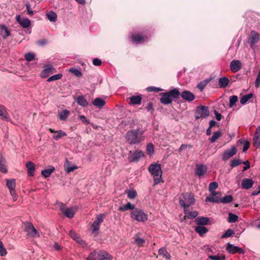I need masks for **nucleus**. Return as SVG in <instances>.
<instances>
[{
  "label": "nucleus",
  "instance_id": "obj_8",
  "mask_svg": "<svg viewBox=\"0 0 260 260\" xmlns=\"http://www.w3.org/2000/svg\"><path fill=\"white\" fill-rule=\"evenodd\" d=\"M144 153L141 150L130 151L128 159L129 162H137L144 157Z\"/></svg>",
  "mask_w": 260,
  "mask_h": 260
},
{
  "label": "nucleus",
  "instance_id": "obj_21",
  "mask_svg": "<svg viewBox=\"0 0 260 260\" xmlns=\"http://www.w3.org/2000/svg\"><path fill=\"white\" fill-rule=\"evenodd\" d=\"M0 35L4 39H6L11 35L10 30L5 25H0Z\"/></svg>",
  "mask_w": 260,
  "mask_h": 260
},
{
  "label": "nucleus",
  "instance_id": "obj_2",
  "mask_svg": "<svg viewBox=\"0 0 260 260\" xmlns=\"http://www.w3.org/2000/svg\"><path fill=\"white\" fill-rule=\"evenodd\" d=\"M180 95V92L177 88H174L166 92L159 93L161 96L160 102L164 105H169L171 104L173 99H177Z\"/></svg>",
  "mask_w": 260,
  "mask_h": 260
},
{
  "label": "nucleus",
  "instance_id": "obj_39",
  "mask_svg": "<svg viewBox=\"0 0 260 260\" xmlns=\"http://www.w3.org/2000/svg\"><path fill=\"white\" fill-rule=\"evenodd\" d=\"M46 16L48 20L51 22H55L57 20V15L52 11L48 12Z\"/></svg>",
  "mask_w": 260,
  "mask_h": 260
},
{
  "label": "nucleus",
  "instance_id": "obj_38",
  "mask_svg": "<svg viewBox=\"0 0 260 260\" xmlns=\"http://www.w3.org/2000/svg\"><path fill=\"white\" fill-rule=\"evenodd\" d=\"M184 212L185 216L189 219H193L197 217L198 215V212L197 211H187L186 209H184Z\"/></svg>",
  "mask_w": 260,
  "mask_h": 260
},
{
  "label": "nucleus",
  "instance_id": "obj_32",
  "mask_svg": "<svg viewBox=\"0 0 260 260\" xmlns=\"http://www.w3.org/2000/svg\"><path fill=\"white\" fill-rule=\"evenodd\" d=\"M55 168L53 166H50L47 169L43 170L41 171V174L45 178H48L50 176L52 173L54 171Z\"/></svg>",
  "mask_w": 260,
  "mask_h": 260
},
{
  "label": "nucleus",
  "instance_id": "obj_41",
  "mask_svg": "<svg viewBox=\"0 0 260 260\" xmlns=\"http://www.w3.org/2000/svg\"><path fill=\"white\" fill-rule=\"evenodd\" d=\"M253 96V94L252 93L243 95L240 99V103L242 105H245L249 100L252 98Z\"/></svg>",
  "mask_w": 260,
  "mask_h": 260
},
{
  "label": "nucleus",
  "instance_id": "obj_55",
  "mask_svg": "<svg viewBox=\"0 0 260 260\" xmlns=\"http://www.w3.org/2000/svg\"><path fill=\"white\" fill-rule=\"evenodd\" d=\"M235 234V232L233 230L231 229H228L226 230L225 233L222 235V238H229Z\"/></svg>",
  "mask_w": 260,
  "mask_h": 260
},
{
  "label": "nucleus",
  "instance_id": "obj_33",
  "mask_svg": "<svg viewBox=\"0 0 260 260\" xmlns=\"http://www.w3.org/2000/svg\"><path fill=\"white\" fill-rule=\"evenodd\" d=\"M253 145L255 147L257 144L260 142V127L256 129L254 133L253 138Z\"/></svg>",
  "mask_w": 260,
  "mask_h": 260
},
{
  "label": "nucleus",
  "instance_id": "obj_40",
  "mask_svg": "<svg viewBox=\"0 0 260 260\" xmlns=\"http://www.w3.org/2000/svg\"><path fill=\"white\" fill-rule=\"evenodd\" d=\"M0 118L7 121L10 120L8 114H5L4 112V107L1 105H0Z\"/></svg>",
  "mask_w": 260,
  "mask_h": 260
},
{
  "label": "nucleus",
  "instance_id": "obj_15",
  "mask_svg": "<svg viewBox=\"0 0 260 260\" xmlns=\"http://www.w3.org/2000/svg\"><path fill=\"white\" fill-rule=\"evenodd\" d=\"M207 168L204 164H197L196 166L195 174L199 177L203 176L206 173Z\"/></svg>",
  "mask_w": 260,
  "mask_h": 260
},
{
  "label": "nucleus",
  "instance_id": "obj_10",
  "mask_svg": "<svg viewBox=\"0 0 260 260\" xmlns=\"http://www.w3.org/2000/svg\"><path fill=\"white\" fill-rule=\"evenodd\" d=\"M62 213L68 218H73L76 213L77 208L72 207L70 208L65 207L64 205L62 203L60 208Z\"/></svg>",
  "mask_w": 260,
  "mask_h": 260
},
{
  "label": "nucleus",
  "instance_id": "obj_45",
  "mask_svg": "<svg viewBox=\"0 0 260 260\" xmlns=\"http://www.w3.org/2000/svg\"><path fill=\"white\" fill-rule=\"evenodd\" d=\"M66 168V171L67 173H70L78 169L77 166L71 165L70 161L68 160L67 161V166Z\"/></svg>",
  "mask_w": 260,
  "mask_h": 260
},
{
  "label": "nucleus",
  "instance_id": "obj_12",
  "mask_svg": "<svg viewBox=\"0 0 260 260\" xmlns=\"http://www.w3.org/2000/svg\"><path fill=\"white\" fill-rule=\"evenodd\" d=\"M220 196L221 194L220 192L212 193L206 198L205 201L213 203H221V200Z\"/></svg>",
  "mask_w": 260,
  "mask_h": 260
},
{
  "label": "nucleus",
  "instance_id": "obj_28",
  "mask_svg": "<svg viewBox=\"0 0 260 260\" xmlns=\"http://www.w3.org/2000/svg\"><path fill=\"white\" fill-rule=\"evenodd\" d=\"M5 164L6 159L2 154L0 153V172L3 173H6L8 172Z\"/></svg>",
  "mask_w": 260,
  "mask_h": 260
},
{
  "label": "nucleus",
  "instance_id": "obj_49",
  "mask_svg": "<svg viewBox=\"0 0 260 260\" xmlns=\"http://www.w3.org/2000/svg\"><path fill=\"white\" fill-rule=\"evenodd\" d=\"M238 100V96L237 95H233L230 97V103H229V107L230 108L233 107L236 103L237 102Z\"/></svg>",
  "mask_w": 260,
  "mask_h": 260
},
{
  "label": "nucleus",
  "instance_id": "obj_47",
  "mask_svg": "<svg viewBox=\"0 0 260 260\" xmlns=\"http://www.w3.org/2000/svg\"><path fill=\"white\" fill-rule=\"evenodd\" d=\"M69 72L78 77H80L82 76L81 72L79 69L71 68L69 69Z\"/></svg>",
  "mask_w": 260,
  "mask_h": 260
},
{
  "label": "nucleus",
  "instance_id": "obj_22",
  "mask_svg": "<svg viewBox=\"0 0 260 260\" xmlns=\"http://www.w3.org/2000/svg\"><path fill=\"white\" fill-rule=\"evenodd\" d=\"M129 100V105H139L141 103L142 99L141 95H133L128 98Z\"/></svg>",
  "mask_w": 260,
  "mask_h": 260
},
{
  "label": "nucleus",
  "instance_id": "obj_52",
  "mask_svg": "<svg viewBox=\"0 0 260 260\" xmlns=\"http://www.w3.org/2000/svg\"><path fill=\"white\" fill-rule=\"evenodd\" d=\"M233 197L231 195H227L221 198V203L224 204L230 203L233 201Z\"/></svg>",
  "mask_w": 260,
  "mask_h": 260
},
{
  "label": "nucleus",
  "instance_id": "obj_19",
  "mask_svg": "<svg viewBox=\"0 0 260 260\" xmlns=\"http://www.w3.org/2000/svg\"><path fill=\"white\" fill-rule=\"evenodd\" d=\"M98 260H112L113 257L108 252L106 251L102 250L98 252Z\"/></svg>",
  "mask_w": 260,
  "mask_h": 260
},
{
  "label": "nucleus",
  "instance_id": "obj_20",
  "mask_svg": "<svg viewBox=\"0 0 260 260\" xmlns=\"http://www.w3.org/2000/svg\"><path fill=\"white\" fill-rule=\"evenodd\" d=\"M181 96L184 100L188 102H192L195 99L194 95L188 90L183 91L181 94Z\"/></svg>",
  "mask_w": 260,
  "mask_h": 260
},
{
  "label": "nucleus",
  "instance_id": "obj_16",
  "mask_svg": "<svg viewBox=\"0 0 260 260\" xmlns=\"http://www.w3.org/2000/svg\"><path fill=\"white\" fill-rule=\"evenodd\" d=\"M148 40V38L147 36L139 34L133 35L131 37L132 42L136 44L142 43L144 42L147 41Z\"/></svg>",
  "mask_w": 260,
  "mask_h": 260
},
{
  "label": "nucleus",
  "instance_id": "obj_35",
  "mask_svg": "<svg viewBox=\"0 0 260 260\" xmlns=\"http://www.w3.org/2000/svg\"><path fill=\"white\" fill-rule=\"evenodd\" d=\"M70 111L68 110H63L58 114V117L61 121H65L69 116Z\"/></svg>",
  "mask_w": 260,
  "mask_h": 260
},
{
  "label": "nucleus",
  "instance_id": "obj_26",
  "mask_svg": "<svg viewBox=\"0 0 260 260\" xmlns=\"http://www.w3.org/2000/svg\"><path fill=\"white\" fill-rule=\"evenodd\" d=\"M194 231L200 236L203 237L208 232V229L202 225H198L195 227Z\"/></svg>",
  "mask_w": 260,
  "mask_h": 260
},
{
  "label": "nucleus",
  "instance_id": "obj_44",
  "mask_svg": "<svg viewBox=\"0 0 260 260\" xmlns=\"http://www.w3.org/2000/svg\"><path fill=\"white\" fill-rule=\"evenodd\" d=\"M127 192V197L129 199H134L137 196V191L132 188L126 191Z\"/></svg>",
  "mask_w": 260,
  "mask_h": 260
},
{
  "label": "nucleus",
  "instance_id": "obj_54",
  "mask_svg": "<svg viewBox=\"0 0 260 260\" xmlns=\"http://www.w3.org/2000/svg\"><path fill=\"white\" fill-rule=\"evenodd\" d=\"M134 241L139 246H143L145 243V240L142 238H140L139 234L136 235Z\"/></svg>",
  "mask_w": 260,
  "mask_h": 260
},
{
  "label": "nucleus",
  "instance_id": "obj_62",
  "mask_svg": "<svg viewBox=\"0 0 260 260\" xmlns=\"http://www.w3.org/2000/svg\"><path fill=\"white\" fill-rule=\"evenodd\" d=\"M192 147V145L190 144H182L180 148L178 149V151L179 153H181L183 150L187 149V148H191Z\"/></svg>",
  "mask_w": 260,
  "mask_h": 260
},
{
  "label": "nucleus",
  "instance_id": "obj_43",
  "mask_svg": "<svg viewBox=\"0 0 260 260\" xmlns=\"http://www.w3.org/2000/svg\"><path fill=\"white\" fill-rule=\"evenodd\" d=\"M19 24L23 28H27L30 25V21L27 18H24L22 19Z\"/></svg>",
  "mask_w": 260,
  "mask_h": 260
},
{
  "label": "nucleus",
  "instance_id": "obj_6",
  "mask_svg": "<svg viewBox=\"0 0 260 260\" xmlns=\"http://www.w3.org/2000/svg\"><path fill=\"white\" fill-rule=\"evenodd\" d=\"M24 231L26 233L28 236L32 238L40 237L39 232L34 227L32 224L30 222H26L24 223Z\"/></svg>",
  "mask_w": 260,
  "mask_h": 260
},
{
  "label": "nucleus",
  "instance_id": "obj_50",
  "mask_svg": "<svg viewBox=\"0 0 260 260\" xmlns=\"http://www.w3.org/2000/svg\"><path fill=\"white\" fill-rule=\"evenodd\" d=\"M218 185L217 182H212L210 183L209 186V190L210 193L215 192L214 190L218 187Z\"/></svg>",
  "mask_w": 260,
  "mask_h": 260
},
{
  "label": "nucleus",
  "instance_id": "obj_37",
  "mask_svg": "<svg viewBox=\"0 0 260 260\" xmlns=\"http://www.w3.org/2000/svg\"><path fill=\"white\" fill-rule=\"evenodd\" d=\"M158 254L160 255H162L164 257L166 258L167 259H171V255L168 252L165 247H161L158 250Z\"/></svg>",
  "mask_w": 260,
  "mask_h": 260
},
{
  "label": "nucleus",
  "instance_id": "obj_31",
  "mask_svg": "<svg viewBox=\"0 0 260 260\" xmlns=\"http://www.w3.org/2000/svg\"><path fill=\"white\" fill-rule=\"evenodd\" d=\"M229 80L226 77H222L219 79L218 85L220 88H225L229 84Z\"/></svg>",
  "mask_w": 260,
  "mask_h": 260
},
{
  "label": "nucleus",
  "instance_id": "obj_56",
  "mask_svg": "<svg viewBox=\"0 0 260 260\" xmlns=\"http://www.w3.org/2000/svg\"><path fill=\"white\" fill-rule=\"evenodd\" d=\"M62 77V75L60 73L55 74L54 75L51 76L48 79V82H51L54 80H57L61 79Z\"/></svg>",
  "mask_w": 260,
  "mask_h": 260
},
{
  "label": "nucleus",
  "instance_id": "obj_36",
  "mask_svg": "<svg viewBox=\"0 0 260 260\" xmlns=\"http://www.w3.org/2000/svg\"><path fill=\"white\" fill-rule=\"evenodd\" d=\"M211 80V78H209L201 81L197 84V87L201 91H202L207 84L210 82Z\"/></svg>",
  "mask_w": 260,
  "mask_h": 260
},
{
  "label": "nucleus",
  "instance_id": "obj_42",
  "mask_svg": "<svg viewBox=\"0 0 260 260\" xmlns=\"http://www.w3.org/2000/svg\"><path fill=\"white\" fill-rule=\"evenodd\" d=\"M221 136V133L220 131H216L213 133V136L209 138L211 143L215 142Z\"/></svg>",
  "mask_w": 260,
  "mask_h": 260
},
{
  "label": "nucleus",
  "instance_id": "obj_23",
  "mask_svg": "<svg viewBox=\"0 0 260 260\" xmlns=\"http://www.w3.org/2000/svg\"><path fill=\"white\" fill-rule=\"evenodd\" d=\"M194 221L198 225H206L209 224V218L207 217L199 216L196 218Z\"/></svg>",
  "mask_w": 260,
  "mask_h": 260
},
{
  "label": "nucleus",
  "instance_id": "obj_34",
  "mask_svg": "<svg viewBox=\"0 0 260 260\" xmlns=\"http://www.w3.org/2000/svg\"><path fill=\"white\" fill-rule=\"evenodd\" d=\"M76 101L78 105L82 107H86L88 105V102L82 95L77 97Z\"/></svg>",
  "mask_w": 260,
  "mask_h": 260
},
{
  "label": "nucleus",
  "instance_id": "obj_59",
  "mask_svg": "<svg viewBox=\"0 0 260 260\" xmlns=\"http://www.w3.org/2000/svg\"><path fill=\"white\" fill-rule=\"evenodd\" d=\"M35 55L32 53H27L25 54L24 57L27 61H31L35 58Z\"/></svg>",
  "mask_w": 260,
  "mask_h": 260
},
{
  "label": "nucleus",
  "instance_id": "obj_24",
  "mask_svg": "<svg viewBox=\"0 0 260 260\" xmlns=\"http://www.w3.org/2000/svg\"><path fill=\"white\" fill-rule=\"evenodd\" d=\"M254 181L252 179L244 178L243 179L241 185L243 188L248 189L253 186Z\"/></svg>",
  "mask_w": 260,
  "mask_h": 260
},
{
  "label": "nucleus",
  "instance_id": "obj_57",
  "mask_svg": "<svg viewBox=\"0 0 260 260\" xmlns=\"http://www.w3.org/2000/svg\"><path fill=\"white\" fill-rule=\"evenodd\" d=\"M7 253V250L4 246L1 240H0V255L2 256H5Z\"/></svg>",
  "mask_w": 260,
  "mask_h": 260
},
{
  "label": "nucleus",
  "instance_id": "obj_7",
  "mask_svg": "<svg viewBox=\"0 0 260 260\" xmlns=\"http://www.w3.org/2000/svg\"><path fill=\"white\" fill-rule=\"evenodd\" d=\"M209 115V111L208 107L205 106H198L195 113V118L196 119L200 118H205Z\"/></svg>",
  "mask_w": 260,
  "mask_h": 260
},
{
  "label": "nucleus",
  "instance_id": "obj_25",
  "mask_svg": "<svg viewBox=\"0 0 260 260\" xmlns=\"http://www.w3.org/2000/svg\"><path fill=\"white\" fill-rule=\"evenodd\" d=\"M26 167L27 169L28 176H33L35 174V164L31 161H28L26 163Z\"/></svg>",
  "mask_w": 260,
  "mask_h": 260
},
{
  "label": "nucleus",
  "instance_id": "obj_13",
  "mask_svg": "<svg viewBox=\"0 0 260 260\" xmlns=\"http://www.w3.org/2000/svg\"><path fill=\"white\" fill-rule=\"evenodd\" d=\"M6 181V185L8 189H9L10 194L12 197H15V186H16V180L15 179H7Z\"/></svg>",
  "mask_w": 260,
  "mask_h": 260
},
{
  "label": "nucleus",
  "instance_id": "obj_14",
  "mask_svg": "<svg viewBox=\"0 0 260 260\" xmlns=\"http://www.w3.org/2000/svg\"><path fill=\"white\" fill-rule=\"evenodd\" d=\"M236 152V148L235 146H232L231 149H227L223 152L222 155V160L223 161L227 160L235 155Z\"/></svg>",
  "mask_w": 260,
  "mask_h": 260
},
{
  "label": "nucleus",
  "instance_id": "obj_58",
  "mask_svg": "<svg viewBox=\"0 0 260 260\" xmlns=\"http://www.w3.org/2000/svg\"><path fill=\"white\" fill-rule=\"evenodd\" d=\"M98 252L95 251L91 252L87 258V260H98Z\"/></svg>",
  "mask_w": 260,
  "mask_h": 260
},
{
  "label": "nucleus",
  "instance_id": "obj_63",
  "mask_svg": "<svg viewBox=\"0 0 260 260\" xmlns=\"http://www.w3.org/2000/svg\"><path fill=\"white\" fill-rule=\"evenodd\" d=\"M146 109L148 112H150L151 114H152L154 112L153 103L152 102H149L146 107Z\"/></svg>",
  "mask_w": 260,
  "mask_h": 260
},
{
  "label": "nucleus",
  "instance_id": "obj_18",
  "mask_svg": "<svg viewBox=\"0 0 260 260\" xmlns=\"http://www.w3.org/2000/svg\"><path fill=\"white\" fill-rule=\"evenodd\" d=\"M49 131L51 133H54L52 138L55 140H58L62 137L67 136L66 132L62 130L55 131L52 128H49Z\"/></svg>",
  "mask_w": 260,
  "mask_h": 260
},
{
  "label": "nucleus",
  "instance_id": "obj_3",
  "mask_svg": "<svg viewBox=\"0 0 260 260\" xmlns=\"http://www.w3.org/2000/svg\"><path fill=\"white\" fill-rule=\"evenodd\" d=\"M148 171L153 176L154 185L160 182L162 179V171L161 166L158 164H152L148 167Z\"/></svg>",
  "mask_w": 260,
  "mask_h": 260
},
{
  "label": "nucleus",
  "instance_id": "obj_5",
  "mask_svg": "<svg viewBox=\"0 0 260 260\" xmlns=\"http://www.w3.org/2000/svg\"><path fill=\"white\" fill-rule=\"evenodd\" d=\"M130 216L132 219L138 222H145L148 220V215L142 209L138 208L131 211Z\"/></svg>",
  "mask_w": 260,
  "mask_h": 260
},
{
  "label": "nucleus",
  "instance_id": "obj_48",
  "mask_svg": "<svg viewBox=\"0 0 260 260\" xmlns=\"http://www.w3.org/2000/svg\"><path fill=\"white\" fill-rule=\"evenodd\" d=\"M242 161L240 159H234L230 161V166L233 168L241 164Z\"/></svg>",
  "mask_w": 260,
  "mask_h": 260
},
{
  "label": "nucleus",
  "instance_id": "obj_61",
  "mask_svg": "<svg viewBox=\"0 0 260 260\" xmlns=\"http://www.w3.org/2000/svg\"><path fill=\"white\" fill-rule=\"evenodd\" d=\"M163 90L162 89L154 86H150L147 88V91L148 92H159Z\"/></svg>",
  "mask_w": 260,
  "mask_h": 260
},
{
  "label": "nucleus",
  "instance_id": "obj_11",
  "mask_svg": "<svg viewBox=\"0 0 260 260\" xmlns=\"http://www.w3.org/2000/svg\"><path fill=\"white\" fill-rule=\"evenodd\" d=\"M226 251L231 254H235L237 253L244 254L245 250L238 246H235L230 243H228L226 247Z\"/></svg>",
  "mask_w": 260,
  "mask_h": 260
},
{
  "label": "nucleus",
  "instance_id": "obj_9",
  "mask_svg": "<svg viewBox=\"0 0 260 260\" xmlns=\"http://www.w3.org/2000/svg\"><path fill=\"white\" fill-rule=\"evenodd\" d=\"M260 39L259 35L254 30H252L248 38V43L251 48H254V45L257 43Z\"/></svg>",
  "mask_w": 260,
  "mask_h": 260
},
{
  "label": "nucleus",
  "instance_id": "obj_51",
  "mask_svg": "<svg viewBox=\"0 0 260 260\" xmlns=\"http://www.w3.org/2000/svg\"><path fill=\"white\" fill-rule=\"evenodd\" d=\"M105 216V215L104 214L97 215L96 219L94 222L100 225V224L103 222Z\"/></svg>",
  "mask_w": 260,
  "mask_h": 260
},
{
  "label": "nucleus",
  "instance_id": "obj_27",
  "mask_svg": "<svg viewBox=\"0 0 260 260\" xmlns=\"http://www.w3.org/2000/svg\"><path fill=\"white\" fill-rule=\"evenodd\" d=\"M136 208L135 204H132L130 202H127L125 205L119 207L118 210L122 212L126 211L128 210H134Z\"/></svg>",
  "mask_w": 260,
  "mask_h": 260
},
{
  "label": "nucleus",
  "instance_id": "obj_53",
  "mask_svg": "<svg viewBox=\"0 0 260 260\" xmlns=\"http://www.w3.org/2000/svg\"><path fill=\"white\" fill-rule=\"evenodd\" d=\"M100 225L96 222H93L91 225V233L92 234H98Z\"/></svg>",
  "mask_w": 260,
  "mask_h": 260
},
{
  "label": "nucleus",
  "instance_id": "obj_60",
  "mask_svg": "<svg viewBox=\"0 0 260 260\" xmlns=\"http://www.w3.org/2000/svg\"><path fill=\"white\" fill-rule=\"evenodd\" d=\"M146 149L148 153L150 155H152L154 151V147L152 143H149L147 145Z\"/></svg>",
  "mask_w": 260,
  "mask_h": 260
},
{
  "label": "nucleus",
  "instance_id": "obj_17",
  "mask_svg": "<svg viewBox=\"0 0 260 260\" xmlns=\"http://www.w3.org/2000/svg\"><path fill=\"white\" fill-rule=\"evenodd\" d=\"M242 68V64L239 60H233L230 63V70L233 73L238 72Z\"/></svg>",
  "mask_w": 260,
  "mask_h": 260
},
{
  "label": "nucleus",
  "instance_id": "obj_1",
  "mask_svg": "<svg viewBox=\"0 0 260 260\" xmlns=\"http://www.w3.org/2000/svg\"><path fill=\"white\" fill-rule=\"evenodd\" d=\"M146 128H138L128 130L125 134V139L130 145H138L143 142L145 137L143 135Z\"/></svg>",
  "mask_w": 260,
  "mask_h": 260
},
{
  "label": "nucleus",
  "instance_id": "obj_4",
  "mask_svg": "<svg viewBox=\"0 0 260 260\" xmlns=\"http://www.w3.org/2000/svg\"><path fill=\"white\" fill-rule=\"evenodd\" d=\"M195 198L194 195L191 193L185 192L182 193L179 199V203L184 209H186L190 206L195 203Z\"/></svg>",
  "mask_w": 260,
  "mask_h": 260
},
{
  "label": "nucleus",
  "instance_id": "obj_46",
  "mask_svg": "<svg viewBox=\"0 0 260 260\" xmlns=\"http://www.w3.org/2000/svg\"><path fill=\"white\" fill-rule=\"evenodd\" d=\"M238 219V216L236 215V214H234L232 213H230L229 214V217H228V222L230 223H235L236 222Z\"/></svg>",
  "mask_w": 260,
  "mask_h": 260
},
{
  "label": "nucleus",
  "instance_id": "obj_64",
  "mask_svg": "<svg viewBox=\"0 0 260 260\" xmlns=\"http://www.w3.org/2000/svg\"><path fill=\"white\" fill-rule=\"evenodd\" d=\"M254 84L256 88H258L260 86V70L257 75Z\"/></svg>",
  "mask_w": 260,
  "mask_h": 260
},
{
  "label": "nucleus",
  "instance_id": "obj_29",
  "mask_svg": "<svg viewBox=\"0 0 260 260\" xmlns=\"http://www.w3.org/2000/svg\"><path fill=\"white\" fill-rule=\"evenodd\" d=\"M92 104L98 108H102L105 105L106 102L100 98H96L93 101Z\"/></svg>",
  "mask_w": 260,
  "mask_h": 260
},
{
  "label": "nucleus",
  "instance_id": "obj_30",
  "mask_svg": "<svg viewBox=\"0 0 260 260\" xmlns=\"http://www.w3.org/2000/svg\"><path fill=\"white\" fill-rule=\"evenodd\" d=\"M56 72V71L55 69L54 68L52 65L48 64L45 67V69L43 71L42 74L47 76L49 74H53Z\"/></svg>",
  "mask_w": 260,
  "mask_h": 260
}]
</instances>
